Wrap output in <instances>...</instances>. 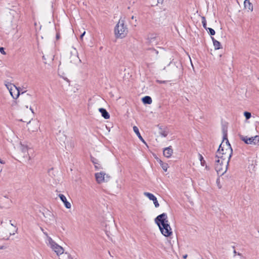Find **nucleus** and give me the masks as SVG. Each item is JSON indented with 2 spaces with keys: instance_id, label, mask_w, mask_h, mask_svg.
Returning a JSON list of instances; mask_svg holds the SVG:
<instances>
[{
  "instance_id": "1",
  "label": "nucleus",
  "mask_w": 259,
  "mask_h": 259,
  "mask_svg": "<svg viewBox=\"0 0 259 259\" xmlns=\"http://www.w3.org/2000/svg\"><path fill=\"white\" fill-rule=\"evenodd\" d=\"M223 133V142L225 140H226L227 148L225 150V153H221L220 150V148H222V145H220L215 154V158L217 159L215 162V169L218 174L221 175H224L227 171L229 162L233 153V150L227 139V134L224 130Z\"/></svg>"
},
{
  "instance_id": "2",
  "label": "nucleus",
  "mask_w": 259,
  "mask_h": 259,
  "mask_svg": "<svg viewBox=\"0 0 259 259\" xmlns=\"http://www.w3.org/2000/svg\"><path fill=\"white\" fill-rule=\"evenodd\" d=\"M155 222L163 235L165 237L170 236L172 233L171 227L168 224L167 216L166 213H162L155 219Z\"/></svg>"
},
{
  "instance_id": "3",
  "label": "nucleus",
  "mask_w": 259,
  "mask_h": 259,
  "mask_svg": "<svg viewBox=\"0 0 259 259\" xmlns=\"http://www.w3.org/2000/svg\"><path fill=\"white\" fill-rule=\"evenodd\" d=\"M114 33L116 37L122 38L126 36L128 33V28L125 25L124 21L119 20L114 28Z\"/></svg>"
},
{
  "instance_id": "4",
  "label": "nucleus",
  "mask_w": 259,
  "mask_h": 259,
  "mask_svg": "<svg viewBox=\"0 0 259 259\" xmlns=\"http://www.w3.org/2000/svg\"><path fill=\"white\" fill-rule=\"evenodd\" d=\"M47 243L58 255L62 254L64 252L63 247L56 243L51 237L49 238V242H47Z\"/></svg>"
},
{
  "instance_id": "5",
  "label": "nucleus",
  "mask_w": 259,
  "mask_h": 259,
  "mask_svg": "<svg viewBox=\"0 0 259 259\" xmlns=\"http://www.w3.org/2000/svg\"><path fill=\"white\" fill-rule=\"evenodd\" d=\"M240 139L246 144H253L259 146V136L248 137L243 135H239Z\"/></svg>"
},
{
  "instance_id": "6",
  "label": "nucleus",
  "mask_w": 259,
  "mask_h": 259,
  "mask_svg": "<svg viewBox=\"0 0 259 259\" xmlns=\"http://www.w3.org/2000/svg\"><path fill=\"white\" fill-rule=\"evenodd\" d=\"M7 89L9 90L10 93L12 96L13 99H17L20 95V91L19 90L15 87V85H13L11 83L6 82L5 83Z\"/></svg>"
},
{
  "instance_id": "7",
  "label": "nucleus",
  "mask_w": 259,
  "mask_h": 259,
  "mask_svg": "<svg viewBox=\"0 0 259 259\" xmlns=\"http://www.w3.org/2000/svg\"><path fill=\"white\" fill-rule=\"evenodd\" d=\"M144 195L147 196L150 200H152L155 207H158L159 204L157 200V198L152 193L149 192H144Z\"/></svg>"
},
{
  "instance_id": "8",
  "label": "nucleus",
  "mask_w": 259,
  "mask_h": 259,
  "mask_svg": "<svg viewBox=\"0 0 259 259\" xmlns=\"http://www.w3.org/2000/svg\"><path fill=\"white\" fill-rule=\"evenodd\" d=\"M105 173L104 172L95 174V178L98 183L100 184L104 181Z\"/></svg>"
},
{
  "instance_id": "9",
  "label": "nucleus",
  "mask_w": 259,
  "mask_h": 259,
  "mask_svg": "<svg viewBox=\"0 0 259 259\" xmlns=\"http://www.w3.org/2000/svg\"><path fill=\"white\" fill-rule=\"evenodd\" d=\"M59 197L61 200L64 203L66 208L68 209L71 208V205L70 203L67 200V199L64 195L60 194H59Z\"/></svg>"
},
{
  "instance_id": "10",
  "label": "nucleus",
  "mask_w": 259,
  "mask_h": 259,
  "mask_svg": "<svg viewBox=\"0 0 259 259\" xmlns=\"http://www.w3.org/2000/svg\"><path fill=\"white\" fill-rule=\"evenodd\" d=\"M173 153V150L171 146H169L164 149L163 153V155L166 158H169Z\"/></svg>"
},
{
  "instance_id": "11",
  "label": "nucleus",
  "mask_w": 259,
  "mask_h": 259,
  "mask_svg": "<svg viewBox=\"0 0 259 259\" xmlns=\"http://www.w3.org/2000/svg\"><path fill=\"white\" fill-rule=\"evenodd\" d=\"M133 130H134V132L136 133V134L137 135V136H138V137L139 138V139L140 140V141L142 142H143V143H144L145 144H146L145 141L142 138V137L141 136V135L140 133L138 127L136 126H134Z\"/></svg>"
},
{
  "instance_id": "12",
  "label": "nucleus",
  "mask_w": 259,
  "mask_h": 259,
  "mask_svg": "<svg viewBox=\"0 0 259 259\" xmlns=\"http://www.w3.org/2000/svg\"><path fill=\"white\" fill-rule=\"evenodd\" d=\"M99 111L101 113L102 117L105 119H108L110 118V115L105 109L101 108L99 109Z\"/></svg>"
},
{
  "instance_id": "13",
  "label": "nucleus",
  "mask_w": 259,
  "mask_h": 259,
  "mask_svg": "<svg viewBox=\"0 0 259 259\" xmlns=\"http://www.w3.org/2000/svg\"><path fill=\"white\" fill-rule=\"evenodd\" d=\"M142 102L145 104H150L152 103V98L148 96H146L144 97L142 99Z\"/></svg>"
},
{
  "instance_id": "14",
  "label": "nucleus",
  "mask_w": 259,
  "mask_h": 259,
  "mask_svg": "<svg viewBox=\"0 0 259 259\" xmlns=\"http://www.w3.org/2000/svg\"><path fill=\"white\" fill-rule=\"evenodd\" d=\"M244 7L251 11H253V6L249 0H245L244 2Z\"/></svg>"
},
{
  "instance_id": "15",
  "label": "nucleus",
  "mask_w": 259,
  "mask_h": 259,
  "mask_svg": "<svg viewBox=\"0 0 259 259\" xmlns=\"http://www.w3.org/2000/svg\"><path fill=\"white\" fill-rule=\"evenodd\" d=\"M211 39L213 41L214 49L215 50L220 49L221 48V43L219 41L215 39L213 37H211Z\"/></svg>"
},
{
  "instance_id": "16",
  "label": "nucleus",
  "mask_w": 259,
  "mask_h": 259,
  "mask_svg": "<svg viewBox=\"0 0 259 259\" xmlns=\"http://www.w3.org/2000/svg\"><path fill=\"white\" fill-rule=\"evenodd\" d=\"M158 162L160 166H161L162 168L163 169V170L166 171L167 168L168 167V164L163 162V161L161 160H159Z\"/></svg>"
},
{
  "instance_id": "17",
  "label": "nucleus",
  "mask_w": 259,
  "mask_h": 259,
  "mask_svg": "<svg viewBox=\"0 0 259 259\" xmlns=\"http://www.w3.org/2000/svg\"><path fill=\"white\" fill-rule=\"evenodd\" d=\"M198 157H199V160L200 161L201 165L203 166H205V165L206 164V162L204 160V158H203L202 155L201 154L199 153Z\"/></svg>"
},
{
  "instance_id": "18",
  "label": "nucleus",
  "mask_w": 259,
  "mask_h": 259,
  "mask_svg": "<svg viewBox=\"0 0 259 259\" xmlns=\"http://www.w3.org/2000/svg\"><path fill=\"white\" fill-rule=\"evenodd\" d=\"M201 19H202V24L203 27H204V29H205L206 30H207V28L208 27H206V20L205 17H204V16L201 17Z\"/></svg>"
},
{
  "instance_id": "19",
  "label": "nucleus",
  "mask_w": 259,
  "mask_h": 259,
  "mask_svg": "<svg viewBox=\"0 0 259 259\" xmlns=\"http://www.w3.org/2000/svg\"><path fill=\"white\" fill-rule=\"evenodd\" d=\"M244 115L246 119H249L251 116V113L247 111H245L244 112Z\"/></svg>"
},
{
  "instance_id": "20",
  "label": "nucleus",
  "mask_w": 259,
  "mask_h": 259,
  "mask_svg": "<svg viewBox=\"0 0 259 259\" xmlns=\"http://www.w3.org/2000/svg\"><path fill=\"white\" fill-rule=\"evenodd\" d=\"M207 31L210 35H214L215 34V31L211 28H208Z\"/></svg>"
},
{
  "instance_id": "21",
  "label": "nucleus",
  "mask_w": 259,
  "mask_h": 259,
  "mask_svg": "<svg viewBox=\"0 0 259 259\" xmlns=\"http://www.w3.org/2000/svg\"><path fill=\"white\" fill-rule=\"evenodd\" d=\"M222 145V148H220V152L221 153H225V150L227 148V147L226 146V148L224 149V146L225 145H223V142L220 144ZM227 145V144L226 143V145Z\"/></svg>"
},
{
  "instance_id": "22",
  "label": "nucleus",
  "mask_w": 259,
  "mask_h": 259,
  "mask_svg": "<svg viewBox=\"0 0 259 259\" xmlns=\"http://www.w3.org/2000/svg\"><path fill=\"white\" fill-rule=\"evenodd\" d=\"M150 50L151 51L152 53L155 54L156 55H158V51H157L156 50H155L154 49H150Z\"/></svg>"
},
{
  "instance_id": "23",
  "label": "nucleus",
  "mask_w": 259,
  "mask_h": 259,
  "mask_svg": "<svg viewBox=\"0 0 259 259\" xmlns=\"http://www.w3.org/2000/svg\"><path fill=\"white\" fill-rule=\"evenodd\" d=\"M160 135L164 137H166L167 136V133L165 131H163L160 133Z\"/></svg>"
},
{
  "instance_id": "24",
  "label": "nucleus",
  "mask_w": 259,
  "mask_h": 259,
  "mask_svg": "<svg viewBox=\"0 0 259 259\" xmlns=\"http://www.w3.org/2000/svg\"><path fill=\"white\" fill-rule=\"evenodd\" d=\"M97 160L94 158H93V159L92 160V161L93 162V163L95 165V164H98L99 165L97 162Z\"/></svg>"
},
{
  "instance_id": "25",
  "label": "nucleus",
  "mask_w": 259,
  "mask_h": 259,
  "mask_svg": "<svg viewBox=\"0 0 259 259\" xmlns=\"http://www.w3.org/2000/svg\"><path fill=\"white\" fill-rule=\"evenodd\" d=\"M43 233L46 236V237L47 238V242H49V238L50 237L48 235V234L46 232H44Z\"/></svg>"
},
{
  "instance_id": "26",
  "label": "nucleus",
  "mask_w": 259,
  "mask_h": 259,
  "mask_svg": "<svg viewBox=\"0 0 259 259\" xmlns=\"http://www.w3.org/2000/svg\"><path fill=\"white\" fill-rule=\"evenodd\" d=\"M60 37V34L59 32H57L56 35V38L57 40H58Z\"/></svg>"
},
{
  "instance_id": "27",
  "label": "nucleus",
  "mask_w": 259,
  "mask_h": 259,
  "mask_svg": "<svg viewBox=\"0 0 259 259\" xmlns=\"http://www.w3.org/2000/svg\"><path fill=\"white\" fill-rule=\"evenodd\" d=\"M26 98L27 99H32V97L31 95H30L29 94H27L26 95Z\"/></svg>"
},
{
  "instance_id": "28",
  "label": "nucleus",
  "mask_w": 259,
  "mask_h": 259,
  "mask_svg": "<svg viewBox=\"0 0 259 259\" xmlns=\"http://www.w3.org/2000/svg\"><path fill=\"white\" fill-rule=\"evenodd\" d=\"M85 33V31H84L80 36V39H82L83 36L84 35Z\"/></svg>"
},
{
  "instance_id": "29",
  "label": "nucleus",
  "mask_w": 259,
  "mask_h": 259,
  "mask_svg": "<svg viewBox=\"0 0 259 259\" xmlns=\"http://www.w3.org/2000/svg\"><path fill=\"white\" fill-rule=\"evenodd\" d=\"M157 82L160 83H164L166 82V81H160V80H157Z\"/></svg>"
},
{
  "instance_id": "30",
  "label": "nucleus",
  "mask_w": 259,
  "mask_h": 259,
  "mask_svg": "<svg viewBox=\"0 0 259 259\" xmlns=\"http://www.w3.org/2000/svg\"><path fill=\"white\" fill-rule=\"evenodd\" d=\"M255 127L257 128V127H259V121H256L255 122Z\"/></svg>"
},
{
  "instance_id": "31",
  "label": "nucleus",
  "mask_w": 259,
  "mask_h": 259,
  "mask_svg": "<svg viewBox=\"0 0 259 259\" xmlns=\"http://www.w3.org/2000/svg\"><path fill=\"white\" fill-rule=\"evenodd\" d=\"M5 248V247L4 246H0V249H3Z\"/></svg>"
},
{
  "instance_id": "32",
  "label": "nucleus",
  "mask_w": 259,
  "mask_h": 259,
  "mask_svg": "<svg viewBox=\"0 0 259 259\" xmlns=\"http://www.w3.org/2000/svg\"><path fill=\"white\" fill-rule=\"evenodd\" d=\"M95 167L96 168V169H99V167H98V165H97V164H95Z\"/></svg>"
},
{
  "instance_id": "33",
  "label": "nucleus",
  "mask_w": 259,
  "mask_h": 259,
  "mask_svg": "<svg viewBox=\"0 0 259 259\" xmlns=\"http://www.w3.org/2000/svg\"><path fill=\"white\" fill-rule=\"evenodd\" d=\"M205 165V169L209 170V167L208 166H207L206 164Z\"/></svg>"
},
{
  "instance_id": "34",
  "label": "nucleus",
  "mask_w": 259,
  "mask_h": 259,
  "mask_svg": "<svg viewBox=\"0 0 259 259\" xmlns=\"http://www.w3.org/2000/svg\"><path fill=\"white\" fill-rule=\"evenodd\" d=\"M30 110L31 111V112H32V113H34V112H33V110L32 109V108H31V107H30Z\"/></svg>"
},
{
  "instance_id": "35",
  "label": "nucleus",
  "mask_w": 259,
  "mask_h": 259,
  "mask_svg": "<svg viewBox=\"0 0 259 259\" xmlns=\"http://www.w3.org/2000/svg\"><path fill=\"white\" fill-rule=\"evenodd\" d=\"M187 257V254H186V255L183 256V258H186Z\"/></svg>"
},
{
  "instance_id": "36",
  "label": "nucleus",
  "mask_w": 259,
  "mask_h": 259,
  "mask_svg": "<svg viewBox=\"0 0 259 259\" xmlns=\"http://www.w3.org/2000/svg\"><path fill=\"white\" fill-rule=\"evenodd\" d=\"M10 224H11V225L12 226H14V225H13V223H11V221H10Z\"/></svg>"
},
{
  "instance_id": "37",
  "label": "nucleus",
  "mask_w": 259,
  "mask_h": 259,
  "mask_svg": "<svg viewBox=\"0 0 259 259\" xmlns=\"http://www.w3.org/2000/svg\"><path fill=\"white\" fill-rule=\"evenodd\" d=\"M40 229H41V230L42 231V232H45V231H44V229H43L42 228H41H41H40Z\"/></svg>"
},
{
  "instance_id": "38",
  "label": "nucleus",
  "mask_w": 259,
  "mask_h": 259,
  "mask_svg": "<svg viewBox=\"0 0 259 259\" xmlns=\"http://www.w3.org/2000/svg\"><path fill=\"white\" fill-rule=\"evenodd\" d=\"M234 253L236 254L237 253V252L235 250H234Z\"/></svg>"
},
{
  "instance_id": "39",
  "label": "nucleus",
  "mask_w": 259,
  "mask_h": 259,
  "mask_svg": "<svg viewBox=\"0 0 259 259\" xmlns=\"http://www.w3.org/2000/svg\"><path fill=\"white\" fill-rule=\"evenodd\" d=\"M14 234H15V233H13V234L10 233V236H11V235H14Z\"/></svg>"
},
{
  "instance_id": "40",
  "label": "nucleus",
  "mask_w": 259,
  "mask_h": 259,
  "mask_svg": "<svg viewBox=\"0 0 259 259\" xmlns=\"http://www.w3.org/2000/svg\"><path fill=\"white\" fill-rule=\"evenodd\" d=\"M131 18H132V19H134V16H133Z\"/></svg>"
},
{
  "instance_id": "41",
  "label": "nucleus",
  "mask_w": 259,
  "mask_h": 259,
  "mask_svg": "<svg viewBox=\"0 0 259 259\" xmlns=\"http://www.w3.org/2000/svg\"><path fill=\"white\" fill-rule=\"evenodd\" d=\"M18 231V229H16V232L17 233Z\"/></svg>"
},
{
  "instance_id": "42",
  "label": "nucleus",
  "mask_w": 259,
  "mask_h": 259,
  "mask_svg": "<svg viewBox=\"0 0 259 259\" xmlns=\"http://www.w3.org/2000/svg\"><path fill=\"white\" fill-rule=\"evenodd\" d=\"M1 223V224H3V221H2Z\"/></svg>"
}]
</instances>
